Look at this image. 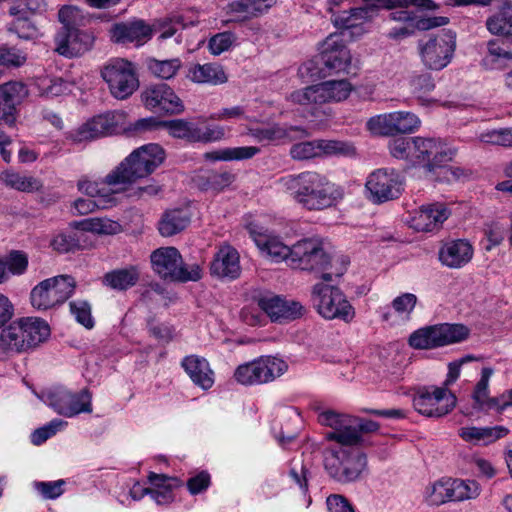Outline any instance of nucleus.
Instances as JSON below:
<instances>
[{"mask_svg": "<svg viewBox=\"0 0 512 512\" xmlns=\"http://www.w3.org/2000/svg\"><path fill=\"white\" fill-rule=\"evenodd\" d=\"M281 182L293 199L309 211L335 207L344 198L343 187L317 171L288 175Z\"/></svg>", "mask_w": 512, "mask_h": 512, "instance_id": "obj_1", "label": "nucleus"}, {"mask_svg": "<svg viewBox=\"0 0 512 512\" xmlns=\"http://www.w3.org/2000/svg\"><path fill=\"white\" fill-rule=\"evenodd\" d=\"M126 113L123 111H109L89 119L78 128L72 130L68 139L74 143L92 141L100 137L124 131L129 135H136L147 131L163 128L165 120L156 117L141 118L126 125Z\"/></svg>", "mask_w": 512, "mask_h": 512, "instance_id": "obj_2", "label": "nucleus"}, {"mask_svg": "<svg viewBox=\"0 0 512 512\" xmlns=\"http://www.w3.org/2000/svg\"><path fill=\"white\" fill-rule=\"evenodd\" d=\"M165 151L159 145L150 143L134 150L114 170L105 176L110 187L126 185L150 175L165 160Z\"/></svg>", "mask_w": 512, "mask_h": 512, "instance_id": "obj_3", "label": "nucleus"}, {"mask_svg": "<svg viewBox=\"0 0 512 512\" xmlns=\"http://www.w3.org/2000/svg\"><path fill=\"white\" fill-rule=\"evenodd\" d=\"M58 19L62 27L55 36V50L60 55L77 57L92 48L95 37L91 32L80 29L84 16L79 8L63 6L58 12Z\"/></svg>", "mask_w": 512, "mask_h": 512, "instance_id": "obj_4", "label": "nucleus"}, {"mask_svg": "<svg viewBox=\"0 0 512 512\" xmlns=\"http://www.w3.org/2000/svg\"><path fill=\"white\" fill-rule=\"evenodd\" d=\"M345 269L343 265L334 275L341 277ZM321 278L324 282L315 284L311 294L314 308L327 320L339 319L346 323L351 322L355 317L353 306L340 288L328 284L333 280V273L323 272Z\"/></svg>", "mask_w": 512, "mask_h": 512, "instance_id": "obj_5", "label": "nucleus"}, {"mask_svg": "<svg viewBox=\"0 0 512 512\" xmlns=\"http://www.w3.org/2000/svg\"><path fill=\"white\" fill-rule=\"evenodd\" d=\"M354 445H341L327 449L324 454V467L335 481L346 484L357 481L367 466L366 455Z\"/></svg>", "mask_w": 512, "mask_h": 512, "instance_id": "obj_6", "label": "nucleus"}, {"mask_svg": "<svg viewBox=\"0 0 512 512\" xmlns=\"http://www.w3.org/2000/svg\"><path fill=\"white\" fill-rule=\"evenodd\" d=\"M49 335L50 327L44 320L24 318L1 332L0 348L5 351H26L45 341Z\"/></svg>", "mask_w": 512, "mask_h": 512, "instance_id": "obj_7", "label": "nucleus"}, {"mask_svg": "<svg viewBox=\"0 0 512 512\" xmlns=\"http://www.w3.org/2000/svg\"><path fill=\"white\" fill-rule=\"evenodd\" d=\"M470 329L464 324L441 323L414 331L409 337V345L414 349H435L465 341Z\"/></svg>", "mask_w": 512, "mask_h": 512, "instance_id": "obj_8", "label": "nucleus"}, {"mask_svg": "<svg viewBox=\"0 0 512 512\" xmlns=\"http://www.w3.org/2000/svg\"><path fill=\"white\" fill-rule=\"evenodd\" d=\"M288 364L274 356H260L257 359L239 365L233 374L235 381L244 386L270 383L282 376Z\"/></svg>", "mask_w": 512, "mask_h": 512, "instance_id": "obj_9", "label": "nucleus"}, {"mask_svg": "<svg viewBox=\"0 0 512 512\" xmlns=\"http://www.w3.org/2000/svg\"><path fill=\"white\" fill-rule=\"evenodd\" d=\"M75 288L76 281L70 275L45 279L31 290V305L38 310H48L61 305L72 296Z\"/></svg>", "mask_w": 512, "mask_h": 512, "instance_id": "obj_10", "label": "nucleus"}, {"mask_svg": "<svg viewBox=\"0 0 512 512\" xmlns=\"http://www.w3.org/2000/svg\"><path fill=\"white\" fill-rule=\"evenodd\" d=\"M101 76L116 99H127L139 87L135 65L124 58L109 60L102 68Z\"/></svg>", "mask_w": 512, "mask_h": 512, "instance_id": "obj_11", "label": "nucleus"}, {"mask_svg": "<svg viewBox=\"0 0 512 512\" xmlns=\"http://www.w3.org/2000/svg\"><path fill=\"white\" fill-rule=\"evenodd\" d=\"M290 267L303 271H326L332 257L323 242L317 238H304L291 246Z\"/></svg>", "mask_w": 512, "mask_h": 512, "instance_id": "obj_12", "label": "nucleus"}, {"mask_svg": "<svg viewBox=\"0 0 512 512\" xmlns=\"http://www.w3.org/2000/svg\"><path fill=\"white\" fill-rule=\"evenodd\" d=\"M456 396L449 389L437 386H424L417 390L413 398L415 410L427 417H442L456 406Z\"/></svg>", "mask_w": 512, "mask_h": 512, "instance_id": "obj_13", "label": "nucleus"}, {"mask_svg": "<svg viewBox=\"0 0 512 512\" xmlns=\"http://www.w3.org/2000/svg\"><path fill=\"white\" fill-rule=\"evenodd\" d=\"M365 186L370 194V200L381 204L397 199L402 194L404 179L393 168H380L368 176Z\"/></svg>", "mask_w": 512, "mask_h": 512, "instance_id": "obj_14", "label": "nucleus"}, {"mask_svg": "<svg viewBox=\"0 0 512 512\" xmlns=\"http://www.w3.org/2000/svg\"><path fill=\"white\" fill-rule=\"evenodd\" d=\"M412 164L422 165L429 171L453 160L456 151L435 138L413 137Z\"/></svg>", "mask_w": 512, "mask_h": 512, "instance_id": "obj_15", "label": "nucleus"}, {"mask_svg": "<svg viewBox=\"0 0 512 512\" xmlns=\"http://www.w3.org/2000/svg\"><path fill=\"white\" fill-rule=\"evenodd\" d=\"M44 398L51 408L66 417L92 411L91 396L87 389L74 393L65 387L56 386L46 391Z\"/></svg>", "mask_w": 512, "mask_h": 512, "instance_id": "obj_16", "label": "nucleus"}, {"mask_svg": "<svg viewBox=\"0 0 512 512\" xmlns=\"http://www.w3.org/2000/svg\"><path fill=\"white\" fill-rule=\"evenodd\" d=\"M456 47V34L451 30L442 31L420 45L421 59L431 70H441L451 61Z\"/></svg>", "mask_w": 512, "mask_h": 512, "instance_id": "obj_17", "label": "nucleus"}, {"mask_svg": "<svg viewBox=\"0 0 512 512\" xmlns=\"http://www.w3.org/2000/svg\"><path fill=\"white\" fill-rule=\"evenodd\" d=\"M319 72L325 77L345 71L351 63L350 51L341 35L330 34L320 46Z\"/></svg>", "mask_w": 512, "mask_h": 512, "instance_id": "obj_18", "label": "nucleus"}, {"mask_svg": "<svg viewBox=\"0 0 512 512\" xmlns=\"http://www.w3.org/2000/svg\"><path fill=\"white\" fill-rule=\"evenodd\" d=\"M253 298L272 322L292 321L303 314L304 308L299 302L286 300L270 291L260 292Z\"/></svg>", "mask_w": 512, "mask_h": 512, "instance_id": "obj_19", "label": "nucleus"}, {"mask_svg": "<svg viewBox=\"0 0 512 512\" xmlns=\"http://www.w3.org/2000/svg\"><path fill=\"white\" fill-rule=\"evenodd\" d=\"M246 229L261 253L276 262L285 260L290 264L291 246L284 244L278 235L254 222L249 223Z\"/></svg>", "mask_w": 512, "mask_h": 512, "instance_id": "obj_20", "label": "nucleus"}, {"mask_svg": "<svg viewBox=\"0 0 512 512\" xmlns=\"http://www.w3.org/2000/svg\"><path fill=\"white\" fill-rule=\"evenodd\" d=\"M144 105L151 110L165 112L170 115L184 111L182 100L166 83L150 85L142 92Z\"/></svg>", "mask_w": 512, "mask_h": 512, "instance_id": "obj_21", "label": "nucleus"}, {"mask_svg": "<svg viewBox=\"0 0 512 512\" xmlns=\"http://www.w3.org/2000/svg\"><path fill=\"white\" fill-rule=\"evenodd\" d=\"M153 34L154 27L143 19L115 23L110 29V37L114 43L133 44L135 47L146 44Z\"/></svg>", "mask_w": 512, "mask_h": 512, "instance_id": "obj_22", "label": "nucleus"}, {"mask_svg": "<svg viewBox=\"0 0 512 512\" xmlns=\"http://www.w3.org/2000/svg\"><path fill=\"white\" fill-rule=\"evenodd\" d=\"M245 134L262 145L278 143L285 139L292 141L308 136V132L302 127L290 126L287 128L278 123L250 127Z\"/></svg>", "mask_w": 512, "mask_h": 512, "instance_id": "obj_23", "label": "nucleus"}, {"mask_svg": "<svg viewBox=\"0 0 512 512\" xmlns=\"http://www.w3.org/2000/svg\"><path fill=\"white\" fill-rule=\"evenodd\" d=\"M28 96V89L22 82L10 81L0 85V121L13 126L17 106Z\"/></svg>", "mask_w": 512, "mask_h": 512, "instance_id": "obj_24", "label": "nucleus"}, {"mask_svg": "<svg viewBox=\"0 0 512 512\" xmlns=\"http://www.w3.org/2000/svg\"><path fill=\"white\" fill-rule=\"evenodd\" d=\"M451 211L444 203L422 205L411 219V227L418 232H436L450 216Z\"/></svg>", "mask_w": 512, "mask_h": 512, "instance_id": "obj_25", "label": "nucleus"}, {"mask_svg": "<svg viewBox=\"0 0 512 512\" xmlns=\"http://www.w3.org/2000/svg\"><path fill=\"white\" fill-rule=\"evenodd\" d=\"M210 273L219 279H237L241 274L238 251L230 245L221 246L210 264Z\"/></svg>", "mask_w": 512, "mask_h": 512, "instance_id": "obj_26", "label": "nucleus"}, {"mask_svg": "<svg viewBox=\"0 0 512 512\" xmlns=\"http://www.w3.org/2000/svg\"><path fill=\"white\" fill-rule=\"evenodd\" d=\"M151 264L153 271L164 280L181 277L176 270L177 265L181 263V254L175 247H161L152 252Z\"/></svg>", "mask_w": 512, "mask_h": 512, "instance_id": "obj_27", "label": "nucleus"}, {"mask_svg": "<svg viewBox=\"0 0 512 512\" xmlns=\"http://www.w3.org/2000/svg\"><path fill=\"white\" fill-rule=\"evenodd\" d=\"M181 366L195 385L204 390L213 386L214 372L204 357L188 355L182 359Z\"/></svg>", "mask_w": 512, "mask_h": 512, "instance_id": "obj_28", "label": "nucleus"}, {"mask_svg": "<svg viewBox=\"0 0 512 512\" xmlns=\"http://www.w3.org/2000/svg\"><path fill=\"white\" fill-rule=\"evenodd\" d=\"M472 256V245L463 239L449 241L439 251L441 263L450 268H460L466 265Z\"/></svg>", "mask_w": 512, "mask_h": 512, "instance_id": "obj_29", "label": "nucleus"}, {"mask_svg": "<svg viewBox=\"0 0 512 512\" xmlns=\"http://www.w3.org/2000/svg\"><path fill=\"white\" fill-rule=\"evenodd\" d=\"M140 280V271L134 265L117 268L104 274L102 284L115 291H127Z\"/></svg>", "mask_w": 512, "mask_h": 512, "instance_id": "obj_30", "label": "nucleus"}, {"mask_svg": "<svg viewBox=\"0 0 512 512\" xmlns=\"http://www.w3.org/2000/svg\"><path fill=\"white\" fill-rule=\"evenodd\" d=\"M190 222L191 214L188 209L166 210L158 222V231L163 237H171L184 231Z\"/></svg>", "mask_w": 512, "mask_h": 512, "instance_id": "obj_31", "label": "nucleus"}, {"mask_svg": "<svg viewBox=\"0 0 512 512\" xmlns=\"http://www.w3.org/2000/svg\"><path fill=\"white\" fill-rule=\"evenodd\" d=\"M509 429L502 425L494 427H463L459 430V436L466 442L475 445H489L496 440L504 438Z\"/></svg>", "mask_w": 512, "mask_h": 512, "instance_id": "obj_32", "label": "nucleus"}, {"mask_svg": "<svg viewBox=\"0 0 512 512\" xmlns=\"http://www.w3.org/2000/svg\"><path fill=\"white\" fill-rule=\"evenodd\" d=\"M187 78L199 84L219 85L227 82L228 78L223 67L216 63L195 64L187 73Z\"/></svg>", "mask_w": 512, "mask_h": 512, "instance_id": "obj_33", "label": "nucleus"}, {"mask_svg": "<svg viewBox=\"0 0 512 512\" xmlns=\"http://www.w3.org/2000/svg\"><path fill=\"white\" fill-rule=\"evenodd\" d=\"M318 421L320 424L333 429L332 432L326 435L328 440H334L341 445H348V442L339 438L338 435H345L350 432L352 416L327 410L319 414Z\"/></svg>", "mask_w": 512, "mask_h": 512, "instance_id": "obj_34", "label": "nucleus"}, {"mask_svg": "<svg viewBox=\"0 0 512 512\" xmlns=\"http://www.w3.org/2000/svg\"><path fill=\"white\" fill-rule=\"evenodd\" d=\"M235 181V174L230 171L209 170L199 174L195 178L197 186L204 191L220 192L229 187Z\"/></svg>", "mask_w": 512, "mask_h": 512, "instance_id": "obj_35", "label": "nucleus"}, {"mask_svg": "<svg viewBox=\"0 0 512 512\" xmlns=\"http://www.w3.org/2000/svg\"><path fill=\"white\" fill-rule=\"evenodd\" d=\"M455 478L441 479L430 488L426 500L430 505L459 502Z\"/></svg>", "mask_w": 512, "mask_h": 512, "instance_id": "obj_36", "label": "nucleus"}, {"mask_svg": "<svg viewBox=\"0 0 512 512\" xmlns=\"http://www.w3.org/2000/svg\"><path fill=\"white\" fill-rule=\"evenodd\" d=\"M290 100L303 106H318L328 103L323 82L292 92Z\"/></svg>", "mask_w": 512, "mask_h": 512, "instance_id": "obj_37", "label": "nucleus"}, {"mask_svg": "<svg viewBox=\"0 0 512 512\" xmlns=\"http://www.w3.org/2000/svg\"><path fill=\"white\" fill-rule=\"evenodd\" d=\"M83 237L80 231H61L52 238L50 246L58 253L75 252L83 247Z\"/></svg>", "mask_w": 512, "mask_h": 512, "instance_id": "obj_38", "label": "nucleus"}, {"mask_svg": "<svg viewBox=\"0 0 512 512\" xmlns=\"http://www.w3.org/2000/svg\"><path fill=\"white\" fill-rule=\"evenodd\" d=\"M504 60L512 61V51L501 47L498 39L487 42V54L481 60V65L487 70L503 69Z\"/></svg>", "mask_w": 512, "mask_h": 512, "instance_id": "obj_39", "label": "nucleus"}, {"mask_svg": "<svg viewBox=\"0 0 512 512\" xmlns=\"http://www.w3.org/2000/svg\"><path fill=\"white\" fill-rule=\"evenodd\" d=\"M163 128L177 139H182L190 143H195L197 124L186 119L165 120Z\"/></svg>", "mask_w": 512, "mask_h": 512, "instance_id": "obj_40", "label": "nucleus"}, {"mask_svg": "<svg viewBox=\"0 0 512 512\" xmlns=\"http://www.w3.org/2000/svg\"><path fill=\"white\" fill-rule=\"evenodd\" d=\"M379 429L378 423L372 420H364L352 417L350 432L345 435H338L339 438L348 442V445H357L362 440L363 433H370Z\"/></svg>", "mask_w": 512, "mask_h": 512, "instance_id": "obj_41", "label": "nucleus"}, {"mask_svg": "<svg viewBox=\"0 0 512 512\" xmlns=\"http://www.w3.org/2000/svg\"><path fill=\"white\" fill-rule=\"evenodd\" d=\"M486 28L493 35L512 38V13L502 11L488 17Z\"/></svg>", "mask_w": 512, "mask_h": 512, "instance_id": "obj_42", "label": "nucleus"}, {"mask_svg": "<svg viewBox=\"0 0 512 512\" xmlns=\"http://www.w3.org/2000/svg\"><path fill=\"white\" fill-rule=\"evenodd\" d=\"M147 66L153 75L162 79H171L181 68L182 62L179 58L167 60H157L152 58L148 60Z\"/></svg>", "mask_w": 512, "mask_h": 512, "instance_id": "obj_43", "label": "nucleus"}, {"mask_svg": "<svg viewBox=\"0 0 512 512\" xmlns=\"http://www.w3.org/2000/svg\"><path fill=\"white\" fill-rule=\"evenodd\" d=\"M0 179L5 183L6 186L22 192H32L39 190L41 186L37 179L33 177L22 176L16 172H3L0 176Z\"/></svg>", "mask_w": 512, "mask_h": 512, "instance_id": "obj_44", "label": "nucleus"}, {"mask_svg": "<svg viewBox=\"0 0 512 512\" xmlns=\"http://www.w3.org/2000/svg\"><path fill=\"white\" fill-rule=\"evenodd\" d=\"M410 86L412 93L422 103H429L432 99L429 94L434 90L435 83L431 74L422 73L411 78Z\"/></svg>", "mask_w": 512, "mask_h": 512, "instance_id": "obj_45", "label": "nucleus"}, {"mask_svg": "<svg viewBox=\"0 0 512 512\" xmlns=\"http://www.w3.org/2000/svg\"><path fill=\"white\" fill-rule=\"evenodd\" d=\"M367 129L374 135L394 136L395 123L392 113H385L371 117L366 123Z\"/></svg>", "mask_w": 512, "mask_h": 512, "instance_id": "obj_46", "label": "nucleus"}, {"mask_svg": "<svg viewBox=\"0 0 512 512\" xmlns=\"http://www.w3.org/2000/svg\"><path fill=\"white\" fill-rule=\"evenodd\" d=\"M81 230L97 234L112 235L120 231L118 222L107 218H90L79 223Z\"/></svg>", "mask_w": 512, "mask_h": 512, "instance_id": "obj_47", "label": "nucleus"}, {"mask_svg": "<svg viewBox=\"0 0 512 512\" xmlns=\"http://www.w3.org/2000/svg\"><path fill=\"white\" fill-rule=\"evenodd\" d=\"M104 185L105 179L102 183L89 181V180H80L77 184V187L79 191L85 193L88 195L91 199L99 200V199H106L110 200V204L114 202V198L112 196L113 193L117 192L118 190H110L106 188ZM107 186H109L107 184Z\"/></svg>", "mask_w": 512, "mask_h": 512, "instance_id": "obj_48", "label": "nucleus"}, {"mask_svg": "<svg viewBox=\"0 0 512 512\" xmlns=\"http://www.w3.org/2000/svg\"><path fill=\"white\" fill-rule=\"evenodd\" d=\"M367 20V13L364 9H361V7H354L342 11L335 17V23L344 29L358 27Z\"/></svg>", "mask_w": 512, "mask_h": 512, "instance_id": "obj_49", "label": "nucleus"}, {"mask_svg": "<svg viewBox=\"0 0 512 512\" xmlns=\"http://www.w3.org/2000/svg\"><path fill=\"white\" fill-rule=\"evenodd\" d=\"M289 155L293 160L297 161H304L319 157V140L295 143L291 146Z\"/></svg>", "mask_w": 512, "mask_h": 512, "instance_id": "obj_50", "label": "nucleus"}, {"mask_svg": "<svg viewBox=\"0 0 512 512\" xmlns=\"http://www.w3.org/2000/svg\"><path fill=\"white\" fill-rule=\"evenodd\" d=\"M323 86L326 90L328 103L345 100L352 90L351 84L347 80L325 81Z\"/></svg>", "mask_w": 512, "mask_h": 512, "instance_id": "obj_51", "label": "nucleus"}, {"mask_svg": "<svg viewBox=\"0 0 512 512\" xmlns=\"http://www.w3.org/2000/svg\"><path fill=\"white\" fill-rule=\"evenodd\" d=\"M479 139L487 144L512 147V128L488 130L481 133Z\"/></svg>", "mask_w": 512, "mask_h": 512, "instance_id": "obj_52", "label": "nucleus"}, {"mask_svg": "<svg viewBox=\"0 0 512 512\" xmlns=\"http://www.w3.org/2000/svg\"><path fill=\"white\" fill-rule=\"evenodd\" d=\"M393 115L396 135L412 133L420 125L419 118L413 113L396 111L393 112Z\"/></svg>", "mask_w": 512, "mask_h": 512, "instance_id": "obj_53", "label": "nucleus"}, {"mask_svg": "<svg viewBox=\"0 0 512 512\" xmlns=\"http://www.w3.org/2000/svg\"><path fill=\"white\" fill-rule=\"evenodd\" d=\"M6 265L8 274L22 275L28 267V257L26 253L19 250H12L5 258H2Z\"/></svg>", "mask_w": 512, "mask_h": 512, "instance_id": "obj_54", "label": "nucleus"}, {"mask_svg": "<svg viewBox=\"0 0 512 512\" xmlns=\"http://www.w3.org/2000/svg\"><path fill=\"white\" fill-rule=\"evenodd\" d=\"M70 311L74 315L76 321L87 329L94 326V320L91 315V306L85 300L72 301L69 304Z\"/></svg>", "mask_w": 512, "mask_h": 512, "instance_id": "obj_55", "label": "nucleus"}, {"mask_svg": "<svg viewBox=\"0 0 512 512\" xmlns=\"http://www.w3.org/2000/svg\"><path fill=\"white\" fill-rule=\"evenodd\" d=\"M26 54L8 45L0 46V65L5 67H20L26 62Z\"/></svg>", "mask_w": 512, "mask_h": 512, "instance_id": "obj_56", "label": "nucleus"}, {"mask_svg": "<svg viewBox=\"0 0 512 512\" xmlns=\"http://www.w3.org/2000/svg\"><path fill=\"white\" fill-rule=\"evenodd\" d=\"M320 156L327 155H354L355 148L343 141L336 140H319Z\"/></svg>", "mask_w": 512, "mask_h": 512, "instance_id": "obj_57", "label": "nucleus"}, {"mask_svg": "<svg viewBox=\"0 0 512 512\" xmlns=\"http://www.w3.org/2000/svg\"><path fill=\"white\" fill-rule=\"evenodd\" d=\"M412 145H413V137L412 138H397L389 143V151L394 158L404 159L412 162Z\"/></svg>", "mask_w": 512, "mask_h": 512, "instance_id": "obj_58", "label": "nucleus"}, {"mask_svg": "<svg viewBox=\"0 0 512 512\" xmlns=\"http://www.w3.org/2000/svg\"><path fill=\"white\" fill-rule=\"evenodd\" d=\"M458 500L465 501L475 499L480 495L481 487L475 480L455 478Z\"/></svg>", "mask_w": 512, "mask_h": 512, "instance_id": "obj_59", "label": "nucleus"}, {"mask_svg": "<svg viewBox=\"0 0 512 512\" xmlns=\"http://www.w3.org/2000/svg\"><path fill=\"white\" fill-rule=\"evenodd\" d=\"M493 372V369L490 367H484L481 371V378L477 382L473 392V399L479 407H483L487 399L489 380Z\"/></svg>", "mask_w": 512, "mask_h": 512, "instance_id": "obj_60", "label": "nucleus"}, {"mask_svg": "<svg viewBox=\"0 0 512 512\" xmlns=\"http://www.w3.org/2000/svg\"><path fill=\"white\" fill-rule=\"evenodd\" d=\"M308 474L309 469L303 459H293L289 471L290 477L303 490H308Z\"/></svg>", "mask_w": 512, "mask_h": 512, "instance_id": "obj_61", "label": "nucleus"}, {"mask_svg": "<svg viewBox=\"0 0 512 512\" xmlns=\"http://www.w3.org/2000/svg\"><path fill=\"white\" fill-rule=\"evenodd\" d=\"M147 329L150 336L159 342L168 343L173 339V328L165 323H159L154 318L147 320Z\"/></svg>", "mask_w": 512, "mask_h": 512, "instance_id": "obj_62", "label": "nucleus"}, {"mask_svg": "<svg viewBox=\"0 0 512 512\" xmlns=\"http://www.w3.org/2000/svg\"><path fill=\"white\" fill-rule=\"evenodd\" d=\"M65 485L64 480H56V481H40L35 482V489L43 496L45 499H56L61 496L64 492L63 486Z\"/></svg>", "mask_w": 512, "mask_h": 512, "instance_id": "obj_63", "label": "nucleus"}, {"mask_svg": "<svg viewBox=\"0 0 512 512\" xmlns=\"http://www.w3.org/2000/svg\"><path fill=\"white\" fill-rule=\"evenodd\" d=\"M235 41V36L231 32H222L214 35L209 40V49L213 55H220L229 50Z\"/></svg>", "mask_w": 512, "mask_h": 512, "instance_id": "obj_64", "label": "nucleus"}]
</instances>
